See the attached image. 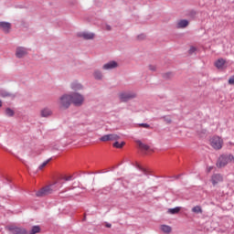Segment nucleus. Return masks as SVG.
<instances>
[{"label": "nucleus", "mask_w": 234, "mask_h": 234, "mask_svg": "<svg viewBox=\"0 0 234 234\" xmlns=\"http://www.w3.org/2000/svg\"><path fill=\"white\" fill-rule=\"evenodd\" d=\"M234 160V156L233 154H221L217 163L216 165L217 167H218V169H222V167H226V165H228V164H229V162H233Z\"/></svg>", "instance_id": "1"}, {"label": "nucleus", "mask_w": 234, "mask_h": 234, "mask_svg": "<svg viewBox=\"0 0 234 234\" xmlns=\"http://www.w3.org/2000/svg\"><path fill=\"white\" fill-rule=\"evenodd\" d=\"M71 100L72 96L70 94H64L58 99V105L60 109H69L72 103Z\"/></svg>", "instance_id": "2"}, {"label": "nucleus", "mask_w": 234, "mask_h": 234, "mask_svg": "<svg viewBox=\"0 0 234 234\" xmlns=\"http://www.w3.org/2000/svg\"><path fill=\"white\" fill-rule=\"evenodd\" d=\"M210 145L216 151H220V149L224 145V140L222 139V137L215 135L210 139Z\"/></svg>", "instance_id": "3"}, {"label": "nucleus", "mask_w": 234, "mask_h": 234, "mask_svg": "<svg viewBox=\"0 0 234 234\" xmlns=\"http://www.w3.org/2000/svg\"><path fill=\"white\" fill-rule=\"evenodd\" d=\"M54 193V184L42 187L40 190L36 192V197H42Z\"/></svg>", "instance_id": "4"}, {"label": "nucleus", "mask_w": 234, "mask_h": 234, "mask_svg": "<svg viewBox=\"0 0 234 234\" xmlns=\"http://www.w3.org/2000/svg\"><path fill=\"white\" fill-rule=\"evenodd\" d=\"M70 96H71V103H73V105H75L76 107H80L83 105V101H85V98L83 97V95L75 92Z\"/></svg>", "instance_id": "5"}, {"label": "nucleus", "mask_w": 234, "mask_h": 234, "mask_svg": "<svg viewBox=\"0 0 234 234\" xmlns=\"http://www.w3.org/2000/svg\"><path fill=\"white\" fill-rule=\"evenodd\" d=\"M136 97V93L126 91L119 93V99L121 101H129V100H133Z\"/></svg>", "instance_id": "6"}, {"label": "nucleus", "mask_w": 234, "mask_h": 234, "mask_svg": "<svg viewBox=\"0 0 234 234\" xmlns=\"http://www.w3.org/2000/svg\"><path fill=\"white\" fill-rule=\"evenodd\" d=\"M117 140H120V135L116 133L105 134L100 138V142H117Z\"/></svg>", "instance_id": "7"}, {"label": "nucleus", "mask_w": 234, "mask_h": 234, "mask_svg": "<svg viewBox=\"0 0 234 234\" xmlns=\"http://www.w3.org/2000/svg\"><path fill=\"white\" fill-rule=\"evenodd\" d=\"M28 55V49L23 47L16 48V57L18 58V59H21Z\"/></svg>", "instance_id": "8"}, {"label": "nucleus", "mask_w": 234, "mask_h": 234, "mask_svg": "<svg viewBox=\"0 0 234 234\" xmlns=\"http://www.w3.org/2000/svg\"><path fill=\"white\" fill-rule=\"evenodd\" d=\"M9 231L13 234H29L26 229L21 227H16V226H9L8 227Z\"/></svg>", "instance_id": "9"}, {"label": "nucleus", "mask_w": 234, "mask_h": 234, "mask_svg": "<svg viewBox=\"0 0 234 234\" xmlns=\"http://www.w3.org/2000/svg\"><path fill=\"white\" fill-rule=\"evenodd\" d=\"M210 182L213 186H217V184H219V182H224V176L220 174H214L211 176Z\"/></svg>", "instance_id": "10"}, {"label": "nucleus", "mask_w": 234, "mask_h": 234, "mask_svg": "<svg viewBox=\"0 0 234 234\" xmlns=\"http://www.w3.org/2000/svg\"><path fill=\"white\" fill-rule=\"evenodd\" d=\"M118 67V62L112 60L102 66L103 70H112V69H116Z\"/></svg>", "instance_id": "11"}, {"label": "nucleus", "mask_w": 234, "mask_h": 234, "mask_svg": "<svg viewBox=\"0 0 234 234\" xmlns=\"http://www.w3.org/2000/svg\"><path fill=\"white\" fill-rule=\"evenodd\" d=\"M10 28H12V24L8 22H0V30L5 32V34H8V32H10Z\"/></svg>", "instance_id": "12"}, {"label": "nucleus", "mask_w": 234, "mask_h": 234, "mask_svg": "<svg viewBox=\"0 0 234 234\" xmlns=\"http://www.w3.org/2000/svg\"><path fill=\"white\" fill-rule=\"evenodd\" d=\"M40 114L42 118H48V116H52V111L48 108H44L41 110Z\"/></svg>", "instance_id": "13"}, {"label": "nucleus", "mask_w": 234, "mask_h": 234, "mask_svg": "<svg viewBox=\"0 0 234 234\" xmlns=\"http://www.w3.org/2000/svg\"><path fill=\"white\" fill-rule=\"evenodd\" d=\"M224 65H226V60L224 58H219L215 62V67L217 69H224Z\"/></svg>", "instance_id": "14"}, {"label": "nucleus", "mask_w": 234, "mask_h": 234, "mask_svg": "<svg viewBox=\"0 0 234 234\" xmlns=\"http://www.w3.org/2000/svg\"><path fill=\"white\" fill-rule=\"evenodd\" d=\"M160 229L161 231H163V233H166V234H169L171 233V231H173V229L169 225H161Z\"/></svg>", "instance_id": "15"}, {"label": "nucleus", "mask_w": 234, "mask_h": 234, "mask_svg": "<svg viewBox=\"0 0 234 234\" xmlns=\"http://www.w3.org/2000/svg\"><path fill=\"white\" fill-rule=\"evenodd\" d=\"M94 33L84 32L80 35L83 39H92L94 37Z\"/></svg>", "instance_id": "16"}, {"label": "nucleus", "mask_w": 234, "mask_h": 234, "mask_svg": "<svg viewBox=\"0 0 234 234\" xmlns=\"http://www.w3.org/2000/svg\"><path fill=\"white\" fill-rule=\"evenodd\" d=\"M136 144L142 151H149V145L142 143V141H137Z\"/></svg>", "instance_id": "17"}, {"label": "nucleus", "mask_w": 234, "mask_h": 234, "mask_svg": "<svg viewBox=\"0 0 234 234\" xmlns=\"http://www.w3.org/2000/svg\"><path fill=\"white\" fill-rule=\"evenodd\" d=\"M189 25V22L187 20H180L177 24L178 28H186Z\"/></svg>", "instance_id": "18"}, {"label": "nucleus", "mask_w": 234, "mask_h": 234, "mask_svg": "<svg viewBox=\"0 0 234 234\" xmlns=\"http://www.w3.org/2000/svg\"><path fill=\"white\" fill-rule=\"evenodd\" d=\"M71 89L73 90H81V89H83V86H81V84L78 83V82H73L71 84Z\"/></svg>", "instance_id": "19"}, {"label": "nucleus", "mask_w": 234, "mask_h": 234, "mask_svg": "<svg viewBox=\"0 0 234 234\" xmlns=\"http://www.w3.org/2000/svg\"><path fill=\"white\" fill-rule=\"evenodd\" d=\"M168 213H170V215H177V213H180V207H176L175 208H169Z\"/></svg>", "instance_id": "20"}, {"label": "nucleus", "mask_w": 234, "mask_h": 234, "mask_svg": "<svg viewBox=\"0 0 234 234\" xmlns=\"http://www.w3.org/2000/svg\"><path fill=\"white\" fill-rule=\"evenodd\" d=\"M39 231H41V228H39V226H34L30 232H28L29 234H37L39 233Z\"/></svg>", "instance_id": "21"}, {"label": "nucleus", "mask_w": 234, "mask_h": 234, "mask_svg": "<svg viewBox=\"0 0 234 234\" xmlns=\"http://www.w3.org/2000/svg\"><path fill=\"white\" fill-rule=\"evenodd\" d=\"M14 114H16V112H14V110H12L10 108L5 109V115H7L9 118H12V116H14Z\"/></svg>", "instance_id": "22"}, {"label": "nucleus", "mask_w": 234, "mask_h": 234, "mask_svg": "<svg viewBox=\"0 0 234 234\" xmlns=\"http://www.w3.org/2000/svg\"><path fill=\"white\" fill-rule=\"evenodd\" d=\"M93 76L95 80H101L103 78L101 71H99V70L94 71Z\"/></svg>", "instance_id": "23"}, {"label": "nucleus", "mask_w": 234, "mask_h": 234, "mask_svg": "<svg viewBox=\"0 0 234 234\" xmlns=\"http://www.w3.org/2000/svg\"><path fill=\"white\" fill-rule=\"evenodd\" d=\"M123 145H125V142H115L113 144V147H115L116 149H122V147H123Z\"/></svg>", "instance_id": "24"}, {"label": "nucleus", "mask_w": 234, "mask_h": 234, "mask_svg": "<svg viewBox=\"0 0 234 234\" xmlns=\"http://www.w3.org/2000/svg\"><path fill=\"white\" fill-rule=\"evenodd\" d=\"M192 212L198 215V213H202V207H200L199 206L194 207L192 208Z\"/></svg>", "instance_id": "25"}, {"label": "nucleus", "mask_w": 234, "mask_h": 234, "mask_svg": "<svg viewBox=\"0 0 234 234\" xmlns=\"http://www.w3.org/2000/svg\"><path fill=\"white\" fill-rule=\"evenodd\" d=\"M50 162V159H48L47 161H45L44 163H42L39 166H38V169L39 171H42V169L44 167H47L48 164Z\"/></svg>", "instance_id": "26"}, {"label": "nucleus", "mask_w": 234, "mask_h": 234, "mask_svg": "<svg viewBox=\"0 0 234 234\" xmlns=\"http://www.w3.org/2000/svg\"><path fill=\"white\" fill-rule=\"evenodd\" d=\"M197 48L196 47H190V49L188 50V54H195L197 52Z\"/></svg>", "instance_id": "27"}, {"label": "nucleus", "mask_w": 234, "mask_h": 234, "mask_svg": "<svg viewBox=\"0 0 234 234\" xmlns=\"http://www.w3.org/2000/svg\"><path fill=\"white\" fill-rule=\"evenodd\" d=\"M163 119L165 122V123H171V122H172L171 117H169V116H165V117H163Z\"/></svg>", "instance_id": "28"}, {"label": "nucleus", "mask_w": 234, "mask_h": 234, "mask_svg": "<svg viewBox=\"0 0 234 234\" xmlns=\"http://www.w3.org/2000/svg\"><path fill=\"white\" fill-rule=\"evenodd\" d=\"M2 98H7L8 96H12L10 93L5 91L1 93Z\"/></svg>", "instance_id": "29"}, {"label": "nucleus", "mask_w": 234, "mask_h": 234, "mask_svg": "<svg viewBox=\"0 0 234 234\" xmlns=\"http://www.w3.org/2000/svg\"><path fill=\"white\" fill-rule=\"evenodd\" d=\"M229 85H234V76L229 79Z\"/></svg>", "instance_id": "30"}, {"label": "nucleus", "mask_w": 234, "mask_h": 234, "mask_svg": "<svg viewBox=\"0 0 234 234\" xmlns=\"http://www.w3.org/2000/svg\"><path fill=\"white\" fill-rule=\"evenodd\" d=\"M139 127H144V129H149V124H147V123H141V124H139Z\"/></svg>", "instance_id": "31"}, {"label": "nucleus", "mask_w": 234, "mask_h": 234, "mask_svg": "<svg viewBox=\"0 0 234 234\" xmlns=\"http://www.w3.org/2000/svg\"><path fill=\"white\" fill-rule=\"evenodd\" d=\"M63 180H65L66 182H69V181L72 180V176H64V177H63Z\"/></svg>", "instance_id": "32"}, {"label": "nucleus", "mask_w": 234, "mask_h": 234, "mask_svg": "<svg viewBox=\"0 0 234 234\" xmlns=\"http://www.w3.org/2000/svg\"><path fill=\"white\" fill-rule=\"evenodd\" d=\"M70 189H74V186H69L62 191V193H67V191H70Z\"/></svg>", "instance_id": "33"}, {"label": "nucleus", "mask_w": 234, "mask_h": 234, "mask_svg": "<svg viewBox=\"0 0 234 234\" xmlns=\"http://www.w3.org/2000/svg\"><path fill=\"white\" fill-rule=\"evenodd\" d=\"M149 69L153 71L156 70V66L150 65Z\"/></svg>", "instance_id": "34"}, {"label": "nucleus", "mask_w": 234, "mask_h": 234, "mask_svg": "<svg viewBox=\"0 0 234 234\" xmlns=\"http://www.w3.org/2000/svg\"><path fill=\"white\" fill-rule=\"evenodd\" d=\"M138 39H145V35H140V36H138Z\"/></svg>", "instance_id": "35"}, {"label": "nucleus", "mask_w": 234, "mask_h": 234, "mask_svg": "<svg viewBox=\"0 0 234 234\" xmlns=\"http://www.w3.org/2000/svg\"><path fill=\"white\" fill-rule=\"evenodd\" d=\"M165 76L166 78H173V73H166Z\"/></svg>", "instance_id": "36"}, {"label": "nucleus", "mask_w": 234, "mask_h": 234, "mask_svg": "<svg viewBox=\"0 0 234 234\" xmlns=\"http://www.w3.org/2000/svg\"><path fill=\"white\" fill-rule=\"evenodd\" d=\"M141 171H143V173H144V175H147V170H145V169H144V168H141Z\"/></svg>", "instance_id": "37"}, {"label": "nucleus", "mask_w": 234, "mask_h": 234, "mask_svg": "<svg viewBox=\"0 0 234 234\" xmlns=\"http://www.w3.org/2000/svg\"><path fill=\"white\" fill-rule=\"evenodd\" d=\"M106 30H112V28H111V26H109V25H106Z\"/></svg>", "instance_id": "38"}, {"label": "nucleus", "mask_w": 234, "mask_h": 234, "mask_svg": "<svg viewBox=\"0 0 234 234\" xmlns=\"http://www.w3.org/2000/svg\"><path fill=\"white\" fill-rule=\"evenodd\" d=\"M107 228H112V224H110V223H106V225H105Z\"/></svg>", "instance_id": "39"}, {"label": "nucleus", "mask_w": 234, "mask_h": 234, "mask_svg": "<svg viewBox=\"0 0 234 234\" xmlns=\"http://www.w3.org/2000/svg\"><path fill=\"white\" fill-rule=\"evenodd\" d=\"M3 107V101L0 100V108Z\"/></svg>", "instance_id": "40"}, {"label": "nucleus", "mask_w": 234, "mask_h": 234, "mask_svg": "<svg viewBox=\"0 0 234 234\" xmlns=\"http://www.w3.org/2000/svg\"><path fill=\"white\" fill-rule=\"evenodd\" d=\"M211 169H213V167L208 168L207 172L210 173Z\"/></svg>", "instance_id": "41"}]
</instances>
